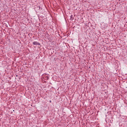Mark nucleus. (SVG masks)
<instances>
[{"instance_id":"1","label":"nucleus","mask_w":127,"mask_h":127,"mask_svg":"<svg viewBox=\"0 0 127 127\" xmlns=\"http://www.w3.org/2000/svg\"><path fill=\"white\" fill-rule=\"evenodd\" d=\"M33 45H40V43H39L38 42H33Z\"/></svg>"},{"instance_id":"2","label":"nucleus","mask_w":127,"mask_h":127,"mask_svg":"<svg viewBox=\"0 0 127 127\" xmlns=\"http://www.w3.org/2000/svg\"><path fill=\"white\" fill-rule=\"evenodd\" d=\"M74 19V17H73V15H71L70 16V20H73Z\"/></svg>"}]
</instances>
